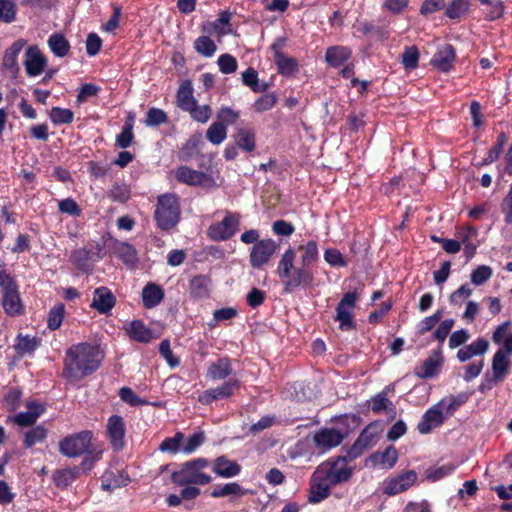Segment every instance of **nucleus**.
Wrapping results in <instances>:
<instances>
[{
	"instance_id": "obj_53",
	"label": "nucleus",
	"mask_w": 512,
	"mask_h": 512,
	"mask_svg": "<svg viewBox=\"0 0 512 512\" xmlns=\"http://www.w3.org/2000/svg\"><path fill=\"white\" fill-rule=\"evenodd\" d=\"M46 437V430L42 426H37L25 433L24 444L30 448L37 443L42 442Z\"/></svg>"
},
{
	"instance_id": "obj_7",
	"label": "nucleus",
	"mask_w": 512,
	"mask_h": 512,
	"mask_svg": "<svg viewBox=\"0 0 512 512\" xmlns=\"http://www.w3.org/2000/svg\"><path fill=\"white\" fill-rule=\"evenodd\" d=\"M416 480L417 473L413 470H410L405 473L384 479L381 484V489L385 495L394 496L409 489L414 485Z\"/></svg>"
},
{
	"instance_id": "obj_14",
	"label": "nucleus",
	"mask_w": 512,
	"mask_h": 512,
	"mask_svg": "<svg viewBox=\"0 0 512 512\" xmlns=\"http://www.w3.org/2000/svg\"><path fill=\"white\" fill-rule=\"evenodd\" d=\"M24 62L26 72L29 76L41 74L47 64L46 57L41 53L38 46H30L25 52Z\"/></svg>"
},
{
	"instance_id": "obj_43",
	"label": "nucleus",
	"mask_w": 512,
	"mask_h": 512,
	"mask_svg": "<svg viewBox=\"0 0 512 512\" xmlns=\"http://www.w3.org/2000/svg\"><path fill=\"white\" fill-rule=\"evenodd\" d=\"M274 61L278 67L279 73L282 75H291L297 68V62L294 58L285 54H277Z\"/></svg>"
},
{
	"instance_id": "obj_19",
	"label": "nucleus",
	"mask_w": 512,
	"mask_h": 512,
	"mask_svg": "<svg viewBox=\"0 0 512 512\" xmlns=\"http://www.w3.org/2000/svg\"><path fill=\"white\" fill-rule=\"evenodd\" d=\"M26 41L23 39H19L15 41L6 51L3 57V68L10 72L12 78L17 76L19 71V66L17 64V57L23 47L25 46Z\"/></svg>"
},
{
	"instance_id": "obj_20",
	"label": "nucleus",
	"mask_w": 512,
	"mask_h": 512,
	"mask_svg": "<svg viewBox=\"0 0 512 512\" xmlns=\"http://www.w3.org/2000/svg\"><path fill=\"white\" fill-rule=\"evenodd\" d=\"M232 372L231 361L227 357L219 358L208 365L206 378L211 381L223 380Z\"/></svg>"
},
{
	"instance_id": "obj_37",
	"label": "nucleus",
	"mask_w": 512,
	"mask_h": 512,
	"mask_svg": "<svg viewBox=\"0 0 512 512\" xmlns=\"http://www.w3.org/2000/svg\"><path fill=\"white\" fill-rule=\"evenodd\" d=\"M191 294L196 298H206L210 293V280L205 276H196L190 282Z\"/></svg>"
},
{
	"instance_id": "obj_60",
	"label": "nucleus",
	"mask_w": 512,
	"mask_h": 512,
	"mask_svg": "<svg viewBox=\"0 0 512 512\" xmlns=\"http://www.w3.org/2000/svg\"><path fill=\"white\" fill-rule=\"evenodd\" d=\"M442 318L440 311L435 312L433 315L424 318L417 325V332L421 335L430 331Z\"/></svg>"
},
{
	"instance_id": "obj_24",
	"label": "nucleus",
	"mask_w": 512,
	"mask_h": 512,
	"mask_svg": "<svg viewBox=\"0 0 512 512\" xmlns=\"http://www.w3.org/2000/svg\"><path fill=\"white\" fill-rule=\"evenodd\" d=\"M115 304V298L111 291L106 287L97 288L94 291L91 306L100 313L109 312Z\"/></svg>"
},
{
	"instance_id": "obj_10",
	"label": "nucleus",
	"mask_w": 512,
	"mask_h": 512,
	"mask_svg": "<svg viewBox=\"0 0 512 512\" xmlns=\"http://www.w3.org/2000/svg\"><path fill=\"white\" fill-rule=\"evenodd\" d=\"M357 301L354 292L346 293L336 309V320L340 323L341 330H349L353 327L352 313Z\"/></svg>"
},
{
	"instance_id": "obj_52",
	"label": "nucleus",
	"mask_w": 512,
	"mask_h": 512,
	"mask_svg": "<svg viewBox=\"0 0 512 512\" xmlns=\"http://www.w3.org/2000/svg\"><path fill=\"white\" fill-rule=\"evenodd\" d=\"M16 5L12 0H0V20L11 23L15 20Z\"/></svg>"
},
{
	"instance_id": "obj_26",
	"label": "nucleus",
	"mask_w": 512,
	"mask_h": 512,
	"mask_svg": "<svg viewBox=\"0 0 512 512\" xmlns=\"http://www.w3.org/2000/svg\"><path fill=\"white\" fill-rule=\"evenodd\" d=\"M125 331L132 340L137 342L148 343L153 339L152 331L139 320L130 322L125 327Z\"/></svg>"
},
{
	"instance_id": "obj_27",
	"label": "nucleus",
	"mask_w": 512,
	"mask_h": 512,
	"mask_svg": "<svg viewBox=\"0 0 512 512\" xmlns=\"http://www.w3.org/2000/svg\"><path fill=\"white\" fill-rule=\"evenodd\" d=\"M398 460V452L394 446H388L382 452H376L370 457L373 465L382 469H391L395 466Z\"/></svg>"
},
{
	"instance_id": "obj_48",
	"label": "nucleus",
	"mask_w": 512,
	"mask_h": 512,
	"mask_svg": "<svg viewBox=\"0 0 512 512\" xmlns=\"http://www.w3.org/2000/svg\"><path fill=\"white\" fill-rule=\"evenodd\" d=\"M468 7L467 0H452L446 7L445 14L450 19H457L467 12Z\"/></svg>"
},
{
	"instance_id": "obj_31",
	"label": "nucleus",
	"mask_w": 512,
	"mask_h": 512,
	"mask_svg": "<svg viewBox=\"0 0 512 512\" xmlns=\"http://www.w3.org/2000/svg\"><path fill=\"white\" fill-rule=\"evenodd\" d=\"M468 400L466 393H459L458 395H448L437 403V407L443 411L446 417L454 414V412Z\"/></svg>"
},
{
	"instance_id": "obj_4",
	"label": "nucleus",
	"mask_w": 512,
	"mask_h": 512,
	"mask_svg": "<svg viewBox=\"0 0 512 512\" xmlns=\"http://www.w3.org/2000/svg\"><path fill=\"white\" fill-rule=\"evenodd\" d=\"M179 203L173 194H164L158 197L155 218L158 226L163 230L174 227L179 220Z\"/></svg>"
},
{
	"instance_id": "obj_18",
	"label": "nucleus",
	"mask_w": 512,
	"mask_h": 512,
	"mask_svg": "<svg viewBox=\"0 0 512 512\" xmlns=\"http://www.w3.org/2000/svg\"><path fill=\"white\" fill-rule=\"evenodd\" d=\"M456 239L459 246H464L466 256H474L477 252V246L480 243L478 232L472 227L461 228L456 233Z\"/></svg>"
},
{
	"instance_id": "obj_63",
	"label": "nucleus",
	"mask_w": 512,
	"mask_h": 512,
	"mask_svg": "<svg viewBox=\"0 0 512 512\" xmlns=\"http://www.w3.org/2000/svg\"><path fill=\"white\" fill-rule=\"evenodd\" d=\"M159 352L170 367L174 368L179 365V360L177 357L173 355L172 350L170 348V342L168 340H163L160 343Z\"/></svg>"
},
{
	"instance_id": "obj_30",
	"label": "nucleus",
	"mask_w": 512,
	"mask_h": 512,
	"mask_svg": "<svg viewBox=\"0 0 512 512\" xmlns=\"http://www.w3.org/2000/svg\"><path fill=\"white\" fill-rule=\"evenodd\" d=\"M2 305L5 312L11 316H15L21 313L22 303L19 297L17 287L3 291Z\"/></svg>"
},
{
	"instance_id": "obj_49",
	"label": "nucleus",
	"mask_w": 512,
	"mask_h": 512,
	"mask_svg": "<svg viewBox=\"0 0 512 512\" xmlns=\"http://www.w3.org/2000/svg\"><path fill=\"white\" fill-rule=\"evenodd\" d=\"M49 116L54 124H69L73 121L74 113L70 109L54 107Z\"/></svg>"
},
{
	"instance_id": "obj_41",
	"label": "nucleus",
	"mask_w": 512,
	"mask_h": 512,
	"mask_svg": "<svg viewBox=\"0 0 512 512\" xmlns=\"http://www.w3.org/2000/svg\"><path fill=\"white\" fill-rule=\"evenodd\" d=\"M226 126L222 122H214L206 132L207 139L214 145L221 144L226 138Z\"/></svg>"
},
{
	"instance_id": "obj_64",
	"label": "nucleus",
	"mask_w": 512,
	"mask_h": 512,
	"mask_svg": "<svg viewBox=\"0 0 512 512\" xmlns=\"http://www.w3.org/2000/svg\"><path fill=\"white\" fill-rule=\"evenodd\" d=\"M492 275V270L488 266H479L471 274V281L475 285H482Z\"/></svg>"
},
{
	"instance_id": "obj_12",
	"label": "nucleus",
	"mask_w": 512,
	"mask_h": 512,
	"mask_svg": "<svg viewBox=\"0 0 512 512\" xmlns=\"http://www.w3.org/2000/svg\"><path fill=\"white\" fill-rule=\"evenodd\" d=\"M331 487L333 485L316 469L311 477L308 501L312 504L323 501L329 496Z\"/></svg>"
},
{
	"instance_id": "obj_47",
	"label": "nucleus",
	"mask_w": 512,
	"mask_h": 512,
	"mask_svg": "<svg viewBox=\"0 0 512 512\" xmlns=\"http://www.w3.org/2000/svg\"><path fill=\"white\" fill-rule=\"evenodd\" d=\"M402 64L405 69L413 70L418 67L419 51L416 46L406 47L402 53Z\"/></svg>"
},
{
	"instance_id": "obj_21",
	"label": "nucleus",
	"mask_w": 512,
	"mask_h": 512,
	"mask_svg": "<svg viewBox=\"0 0 512 512\" xmlns=\"http://www.w3.org/2000/svg\"><path fill=\"white\" fill-rule=\"evenodd\" d=\"M510 359L504 350H498L492 359V381L498 383L502 381L509 370Z\"/></svg>"
},
{
	"instance_id": "obj_5",
	"label": "nucleus",
	"mask_w": 512,
	"mask_h": 512,
	"mask_svg": "<svg viewBox=\"0 0 512 512\" xmlns=\"http://www.w3.org/2000/svg\"><path fill=\"white\" fill-rule=\"evenodd\" d=\"M318 471L331 483L333 486L347 481L352 475V469L349 467L345 458H338L334 461L322 463L317 467Z\"/></svg>"
},
{
	"instance_id": "obj_50",
	"label": "nucleus",
	"mask_w": 512,
	"mask_h": 512,
	"mask_svg": "<svg viewBox=\"0 0 512 512\" xmlns=\"http://www.w3.org/2000/svg\"><path fill=\"white\" fill-rule=\"evenodd\" d=\"M167 114L158 108H150L147 112L145 124L150 127H157L161 124L167 123Z\"/></svg>"
},
{
	"instance_id": "obj_29",
	"label": "nucleus",
	"mask_w": 512,
	"mask_h": 512,
	"mask_svg": "<svg viewBox=\"0 0 512 512\" xmlns=\"http://www.w3.org/2000/svg\"><path fill=\"white\" fill-rule=\"evenodd\" d=\"M213 471L220 477L231 478L238 475L241 468L235 461L220 456L215 460Z\"/></svg>"
},
{
	"instance_id": "obj_42",
	"label": "nucleus",
	"mask_w": 512,
	"mask_h": 512,
	"mask_svg": "<svg viewBox=\"0 0 512 512\" xmlns=\"http://www.w3.org/2000/svg\"><path fill=\"white\" fill-rule=\"evenodd\" d=\"M194 49L205 57H211L216 52L217 46L208 36H200L194 42Z\"/></svg>"
},
{
	"instance_id": "obj_35",
	"label": "nucleus",
	"mask_w": 512,
	"mask_h": 512,
	"mask_svg": "<svg viewBox=\"0 0 512 512\" xmlns=\"http://www.w3.org/2000/svg\"><path fill=\"white\" fill-rule=\"evenodd\" d=\"M246 494V490L238 483L231 482L224 485L216 486L211 492L213 498H221L226 496L241 497Z\"/></svg>"
},
{
	"instance_id": "obj_61",
	"label": "nucleus",
	"mask_w": 512,
	"mask_h": 512,
	"mask_svg": "<svg viewBox=\"0 0 512 512\" xmlns=\"http://www.w3.org/2000/svg\"><path fill=\"white\" fill-rule=\"evenodd\" d=\"M190 112L193 119L198 122L205 123L211 116V108L208 105L198 106L197 102L187 110Z\"/></svg>"
},
{
	"instance_id": "obj_39",
	"label": "nucleus",
	"mask_w": 512,
	"mask_h": 512,
	"mask_svg": "<svg viewBox=\"0 0 512 512\" xmlns=\"http://www.w3.org/2000/svg\"><path fill=\"white\" fill-rule=\"evenodd\" d=\"M38 347V341L35 337L21 336L17 338L15 350L20 356H25L33 353Z\"/></svg>"
},
{
	"instance_id": "obj_23",
	"label": "nucleus",
	"mask_w": 512,
	"mask_h": 512,
	"mask_svg": "<svg viewBox=\"0 0 512 512\" xmlns=\"http://www.w3.org/2000/svg\"><path fill=\"white\" fill-rule=\"evenodd\" d=\"M26 407L27 411L20 412L14 417L15 423L20 426L33 425L45 410L42 404L34 401L28 402Z\"/></svg>"
},
{
	"instance_id": "obj_11",
	"label": "nucleus",
	"mask_w": 512,
	"mask_h": 512,
	"mask_svg": "<svg viewBox=\"0 0 512 512\" xmlns=\"http://www.w3.org/2000/svg\"><path fill=\"white\" fill-rule=\"evenodd\" d=\"M126 427L123 418L119 415H112L107 421V434L112 447L121 450L125 445Z\"/></svg>"
},
{
	"instance_id": "obj_3",
	"label": "nucleus",
	"mask_w": 512,
	"mask_h": 512,
	"mask_svg": "<svg viewBox=\"0 0 512 512\" xmlns=\"http://www.w3.org/2000/svg\"><path fill=\"white\" fill-rule=\"evenodd\" d=\"M208 466L209 462L204 458L186 462L172 473V481L179 486L208 484L212 481L211 476L204 472Z\"/></svg>"
},
{
	"instance_id": "obj_6",
	"label": "nucleus",
	"mask_w": 512,
	"mask_h": 512,
	"mask_svg": "<svg viewBox=\"0 0 512 512\" xmlns=\"http://www.w3.org/2000/svg\"><path fill=\"white\" fill-rule=\"evenodd\" d=\"M92 439L89 431H83L63 439L59 444L60 452L67 457H77L85 453Z\"/></svg>"
},
{
	"instance_id": "obj_15",
	"label": "nucleus",
	"mask_w": 512,
	"mask_h": 512,
	"mask_svg": "<svg viewBox=\"0 0 512 512\" xmlns=\"http://www.w3.org/2000/svg\"><path fill=\"white\" fill-rule=\"evenodd\" d=\"M446 418L447 417L440 409V407H437L436 403L422 416L420 422L418 423L417 429L421 434H428L433 429L439 427Z\"/></svg>"
},
{
	"instance_id": "obj_45",
	"label": "nucleus",
	"mask_w": 512,
	"mask_h": 512,
	"mask_svg": "<svg viewBox=\"0 0 512 512\" xmlns=\"http://www.w3.org/2000/svg\"><path fill=\"white\" fill-rule=\"evenodd\" d=\"M132 116H129L128 120L125 122L122 132L116 138V145L120 148H127L131 145L133 141V124H132Z\"/></svg>"
},
{
	"instance_id": "obj_62",
	"label": "nucleus",
	"mask_w": 512,
	"mask_h": 512,
	"mask_svg": "<svg viewBox=\"0 0 512 512\" xmlns=\"http://www.w3.org/2000/svg\"><path fill=\"white\" fill-rule=\"evenodd\" d=\"M218 66L222 73L230 74L237 70V61L230 54H223L218 58Z\"/></svg>"
},
{
	"instance_id": "obj_40",
	"label": "nucleus",
	"mask_w": 512,
	"mask_h": 512,
	"mask_svg": "<svg viewBox=\"0 0 512 512\" xmlns=\"http://www.w3.org/2000/svg\"><path fill=\"white\" fill-rule=\"evenodd\" d=\"M277 247L278 244L271 239L260 240L254 244L250 256H272Z\"/></svg>"
},
{
	"instance_id": "obj_51",
	"label": "nucleus",
	"mask_w": 512,
	"mask_h": 512,
	"mask_svg": "<svg viewBox=\"0 0 512 512\" xmlns=\"http://www.w3.org/2000/svg\"><path fill=\"white\" fill-rule=\"evenodd\" d=\"M65 306L62 303L56 304L49 312L48 327L52 330L58 329L64 318Z\"/></svg>"
},
{
	"instance_id": "obj_32",
	"label": "nucleus",
	"mask_w": 512,
	"mask_h": 512,
	"mask_svg": "<svg viewBox=\"0 0 512 512\" xmlns=\"http://www.w3.org/2000/svg\"><path fill=\"white\" fill-rule=\"evenodd\" d=\"M164 298V292L160 286L149 283L142 291V301L146 308L151 309L156 307Z\"/></svg>"
},
{
	"instance_id": "obj_1",
	"label": "nucleus",
	"mask_w": 512,
	"mask_h": 512,
	"mask_svg": "<svg viewBox=\"0 0 512 512\" xmlns=\"http://www.w3.org/2000/svg\"><path fill=\"white\" fill-rule=\"evenodd\" d=\"M100 364V353L96 346L79 343L66 352L63 374L72 383H76L94 372Z\"/></svg>"
},
{
	"instance_id": "obj_16",
	"label": "nucleus",
	"mask_w": 512,
	"mask_h": 512,
	"mask_svg": "<svg viewBox=\"0 0 512 512\" xmlns=\"http://www.w3.org/2000/svg\"><path fill=\"white\" fill-rule=\"evenodd\" d=\"M238 387L239 382L237 380H230L221 386L204 391L198 399L202 404L208 405L214 400L230 397Z\"/></svg>"
},
{
	"instance_id": "obj_44",
	"label": "nucleus",
	"mask_w": 512,
	"mask_h": 512,
	"mask_svg": "<svg viewBox=\"0 0 512 512\" xmlns=\"http://www.w3.org/2000/svg\"><path fill=\"white\" fill-rule=\"evenodd\" d=\"M236 143L246 151H253L255 148V134L252 130L241 128L236 135Z\"/></svg>"
},
{
	"instance_id": "obj_54",
	"label": "nucleus",
	"mask_w": 512,
	"mask_h": 512,
	"mask_svg": "<svg viewBox=\"0 0 512 512\" xmlns=\"http://www.w3.org/2000/svg\"><path fill=\"white\" fill-rule=\"evenodd\" d=\"M126 484L125 479L115 477L113 472L107 471L102 475L101 487L106 491H113L116 488Z\"/></svg>"
},
{
	"instance_id": "obj_56",
	"label": "nucleus",
	"mask_w": 512,
	"mask_h": 512,
	"mask_svg": "<svg viewBox=\"0 0 512 512\" xmlns=\"http://www.w3.org/2000/svg\"><path fill=\"white\" fill-rule=\"evenodd\" d=\"M277 103V96L274 93H268L261 96L254 103L256 112H263L272 109Z\"/></svg>"
},
{
	"instance_id": "obj_34",
	"label": "nucleus",
	"mask_w": 512,
	"mask_h": 512,
	"mask_svg": "<svg viewBox=\"0 0 512 512\" xmlns=\"http://www.w3.org/2000/svg\"><path fill=\"white\" fill-rule=\"evenodd\" d=\"M177 103L178 106L187 111L195 103L196 100L193 97V88L190 81L184 82L177 91Z\"/></svg>"
},
{
	"instance_id": "obj_33",
	"label": "nucleus",
	"mask_w": 512,
	"mask_h": 512,
	"mask_svg": "<svg viewBox=\"0 0 512 512\" xmlns=\"http://www.w3.org/2000/svg\"><path fill=\"white\" fill-rule=\"evenodd\" d=\"M352 55V51L345 46H332L326 51L325 59L333 67H339Z\"/></svg>"
},
{
	"instance_id": "obj_9",
	"label": "nucleus",
	"mask_w": 512,
	"mask_h": 512,
	"mask_svg": "<svg viewBox=\"0 0 512 512\" xmlns=\"http://www.w3.org/2000/svg\"><path fill=\"white\" fill-rule=\"evenodd\" d=\"M239 227V216L228 213L221 222L212 224L208 235L214 240H226L233 236Z\"/></svg>"
},
{
	"instance_id": "obj_25",
	"label": "nucleus",
	"mask_w": 512,
	"mask_h": 512,
	"mask_svg": "<svg viewBox=\"0 0 512 512\" xmlns=\"http://www.w3.org/2000/svg\"><path fill=\"white\" fill-rule=\"evenodd\" d=\"M377 435H378V431H377L376 427H373V426L366 427L361 432V434L358 436V438L356 439L354 444L352 445V447H351V454L354 457L362 454V452L365 449H367L368 447L373 445Z\"/></svg>"
},
{
	"instance_id": "obj_46",
	"label": "nucleus",
	"mask_w": 512,
	"mask_h": 512,
	"mask_svg": "<svg viewBox=\"0 0 512 512\" xmlns=\"http://www.w3.org/2000/svg\"><path fill=\"white\" fill-rule=\"evenodd\" d=\"M506 141L507 136L505 135V133H501L497 138V144L492 149L489 150L487 157H485L480 163H478L477 166L482 167L497 160L500 153L502 152L503 146L506 144Z\"/></svg>"
},
{
	"instance_id": "obj_28",
	"label": "nucleus",
	"mask_w": 512,
	"mask_h": 512,
	"mask_svg": "<svg viewBox=\"0 0 512 512\" xmlns=\"http://www.w3.org/2000/svg\"><path fill=\"white\" fill-rule=\"evenodd\" d=\"M178 181L188 185L197 186L208 180V175L204 172L193 170L187 166H181L176 171Z\"/></svg>"
},
{
	"instance_id": "obj_38",
	"label": "nucleus",
	"mask_w": 512,
	"mask_h": 512,
	"mask_svg": "<svg viewBox=\"0 0 512 512\" xmlns=\"http://www.w3.org/2000/svg\"><path fill=\"white\" fill-rule=\"evenodd\" d=\"M183 441L184 435L178 432L173 437L164 439L159 446V450L172 454L182 452Z\"/></svg>"
},
{
	"instance_id": "obj_13",
	"label": "nucleus",
	"mask_w": 512,
	"mask_h": 512,
	"mask_svg": "<svg viewBox=\"0 0 512 512\" xmlns=\"http://www.w3.org/2000/svg\"><path fill=\"white\" fill-rule=\"evenodd\" d=\"M455 58L454 47L451 44H443L431 59V65L441 72H449L453 67Z\"/></svg>"
},
{
	"instance_id": "obj_2",
	"label": "nucleus",
	"mask_w": 512,
	"mask_h": 512,
	"mask_svg": "<svg viewBox=\"0 0 512 512\" xmlns=\"http://www.w3.org/2000/svg\"><path fill=\"white\" fill-rule=\"evenodd\" d=\"M306 260L307 258H281L278 276L286 293H291L297 287L310 282L311 272Z\"/></svg>"
},
{
	"instance_id": "obj_58",
	"label": "nucleus",
	"mask_w": 512,
	"mask_h": 512,
	"mask_svg": "<svg viewBox=\"0 0 512 512\" xmlns=\"http://www.w3.org/2000/svg\"><path fill=\"white\" fill-rule=\"evenodd\" d=\"M109 197L113 201L125 203L130 198V190L124 184H115L109 191Z\"/></svg>"
},
{
	"instance_id": "obj_36",
	"label": "nucleus",
	"mask_w": 512,
	"mask_h": 512,
	"mask_svg": "<svg viewBox=\"0 0 512 512\" xmlns=\"http://www.w3.org/2000/svg\"><path fill=\"white\" fill-rule=\"evenodd\" d=\"M48 45L53 54L57 57H64L70 50V44L66 38L60 34H52L48 39Z\"/></svg>"
},
{
	"instance_id": "obj_55",
	"label": "nucleus",
	"mask_w": 512,
	"mask_h": 512,
	"mask_svg": "<svg viewBox=\"0 0 512 512\" xmlns=\"http://www.w3.org/2000/svg\"><path fill=\"white\" fill-rule=\"evenodd\" d=\"M54 482L57 487H67L76 479V471L72 469H62L54 474Z\"/></svg>"
},
{
	"instance_id": "obj_17",
	"label": "nucleus",
	"mask_w": 512,
	"mask_h": 512,
	"mask_svg": "<svg viewBox=\"0 0 512 512\" xmlns=\"http://www.w3.org/2000/svg\"><path fill=\"white\" fill-rule=\"evenodd\" d=\"M442 363L443 357L441 350H433L422 365L416 368L415 374L422 379L432 378L439 373Z\"/></svg>"
},
{
	"instance_id": "obj_59",
	"label": "nucleus",
	"mask_w": 512,
	"mask_h": 512,
	"mask_svg": "<svg viewBox=\"0 0 512 512\" xmlns=\"http://www.w3.org/2000/svg\"><path fill=\"white\" fill-rule=\"evenodd\" d=\"M204 442V434L202 432L195 433L187 438L182 445V452L184 454L193 453Z\"/></svg>"
},
{
	"instance_id": "obj_8",
	"label": "nucleus",
	"mask_w": 512,
	"mask_h": 512,
	"mask_svg": "<svg viewBox=\"0 0 512 512\" xmlns=\"http://www.w3.org/2000/svg\"><path fill=\"white\" fill-rule=\"evenodd\" d=\"M345 435L334 427H323L313 435V442L320 452H327L341 444Z\"/></svg>"
},
{
	"instance_id": "obj_22",
	"label": "nucleus",
	"mask_w": 512,
	"mask_h": 512,
	"mask_svg": "<svg viewBox=\"0 0 512 512\" xmlns=\"http://www.w3.org/2000/svg\"><path fill=\"white\" fill-rule=\"evenodd\" d=\"M489 343L484 338H479L469 345L460 348L457 352V359L466 362L475 356H480L488 351Z\"/></svg>"
},
{
	"instance_id": "obj_57",
	"label": "nucleus",
	"mask_w": 512,
	"mask_h": 512,
	"mask_svg": "<svg viewBox=\"0 0 512 512\" xmlns=\"http://www.w3.org/2000/svg\"><path fill=\"white\" fill-rule=\"evenodd\" d=\"M455 470V465L453 464H444L442 466L432 468L427 471V479L431 481H438L448 475H450Z\"/></svg>"
}]
</instances>
